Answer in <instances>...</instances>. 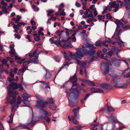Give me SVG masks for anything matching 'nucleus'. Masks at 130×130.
Listing matches in <instances>:
<instances>
[{
    "label": "nucleus",
    "instance_id": "0e129e2a",
    "mask_svg": "<svg viewBox=\"0 0 130 130\" xmlns=\"http://www.w3.org/2000/svg\"><path fill=\"white\" fill-rule=\"evenodd\" d=\"M68 99L69 100V103L70 105L71 106H73L74 103V102L70 100L69 98H68Z\"/></svg>",
    "mask_w": 130,
    "mask_h": 130
},
{
    "label": "nucleus",
    "instance_id": "c756f323",
    "mask_svg": "<svg viewBox=\"0 0 130 130\" xmlns=\"http://www.w3.org/2000/svg\"><path fill=\"white\" fill-rule=\"evenodd\" d=\"M22 100V98L20 96H18L17 98V108L18 107L19 105L21 103Z\"/></svg>",
    "mask_w": 130,
    "mask_h": 130
},
{
    "label": "nucleus",
    "instance_id": "c85d7f7f",
    "mask_svg": "<svg viewBox=\"0 0 130 130\" xmlns=\"http://www.w3.org/2000/svg\"><path fill=\"white\" fill-rule=\"evenodd\" d=\"M101 51H99L97 53L98 56L101 59H106L105 57L104 56V54H100V53H101Z\"/></svg>",
    "mask_w": 130,
    "mask_h": 130
},
{
    "label": "nucleus",
    "instance_id": "6e6552de",
    "mask_svg": "<svg viewBox=\"0 0 130 130\" xmlns=\"http://www.w3.org/2000/svg\"><path fill=\"white\" fill-rule=\"evenodd\" d=\"M106 61L107 62V63H105V65L107 66V68H106L103 71V73L104 75H105L106 74L109 72H109H113L114 70H113L112 68H109V66L106 65L107 64H109L110 65H111V61L110 60H108V59H106Z\"/></svg>",
    "mask_w": 130,
    "mask_h": 130
},
{
    "label": "nucleus",
    "instance_id": "680f3d73",
    "mask_svg": "<svg viewBox=\"0 0 130 130\" xmlns=\"http://www.w3.org/2000/svg\"><path fill=\"white\" fill-rule=\"evenodd\" d=\"M117 60V59L115 58H113L111 59V61L112 63L116 62Z\"/></svg>",
    "mask_w": 130,
    "mask_h": 130
},
{
    "label": "nucleus",
    "instance_id": "a878e982",
    "mask_svg": "<svg viewBox=\"0 0 130 130\" xmlns=\"http://www.w3.org/2000/svg\"><path fill=\"white\" fill-rule=\"evenodd\" d=\"M10 53L11 55H14L15 54V51L12 46H10Z\"/></svg>",
    "mask_w": 130,
    "mask_h": 130
},
{
    "label": "nucleus",
    "instance_id": "2eb2a0df",
    "mask_svg": "<svg viewBox=\"0 0 130 130\" xmlns=\"http://www.w3.org/2000/svg\"><path fill=\"white\" fill-rule=\"evenodd\" d=\"M100 86L102 88L106 89L109 88L110 87L109 84L105 83L101 84Z\"/></svg>",
    "mask_w": 130,
    "mask_h": 130
},
{
    "label": "nucleus",
    "instance_id": "2f4dec72",
    "mask_svg": "<svg viewBox=\"0 0 130 130\" xmlns=\"http://www.w3.org/2000/svg\"><path fill=\"white\" fill-rule=\"evenodd\" d=\"M18 26L15 24L13 26V28L14 30V31H15L16 33H18V30L19 29V28L18 27Z\"/></svg>",
    "mask_w": 130,
    "mask_h": 130
},
{
    "label": "nucleus",
    "instance_id": "69168bd1",
    "mask_svg": "<svg viewBox=\"0 0 130 130\" xmlns=\"http://www.w3.org/2000/svg\"><path fill=\"white\" fill-rule=\"evenodd\" d=\"M8 60L7 59H4L2 61V62L3 64H6Z\"/></svg>",
    "mask_w": 130,
    "mask_h": 130
},
{
    "label": "nucleus",
    "instance_id": "58836bf2",
    "mask_svg": "<svg viewBox=\"0 0 130 130\" xmlns=\"http://www.w3.org/2000/svg\"><path fill=\"white\" fill-rule=\"evenodd\" d=\"M22 83L21 82L20 84H19L18 85V88L20 89V91H22L23 89V87L22 85Z\"/></svg>",
    "mask_w": 130,
    "mask_h": 130
},
{
    "label": "nucleus",
    "instance_id": "9b49d317",
    "mask_svg": "<svg viewBox=\"0 0 130 130\" xmlns=\"http://www.w3.org/2000/svg\"><path fill=\"white\" fill-rule=\"evenodd\" d=\"M125 2L124 3V5L125 7V8L127 10H130V8L129 7V6H130V2L127 0H124Z\"/></svg>",
    "mask_w": 130,
    "mask_h": 130
},
{
    "label": "nucleus",
    "instance_id": "6ab92c4d",
    "mask_svg": "<svg viewBox=\"0 0 130 130\" xmlns=\"http://www.w3.org/2000/svg\"><path fill=\"white\" fill-rule=\"evenodd\" d=\"M1 4L3 5L2 7L0 6V7L1 9L6 8L7 6V4L4 1H2L1 2Z\"/></svg>",
    "mask_w": 130,
    "mask_h": 130
},
{
    "label": "nucleus",
    "instance_id": "f03ea898",
    "mask_svg": "<svg viewBox=\"0 0 130 130\" xmlns=\"http://www.w3.org/2000/svg\"><path fill=\"white\" fill-rule=\"evenodd\" d=\"M79 109V108H74L73 109L72 111L74 113L75 117L73 116H71V117L69 116H68V118L70 121H72L73 123L77 124H78L79 122L76 120V118L78 119H79V116L78 115V110Z\"/></svg>",
    "mask_w": 130,
    "mask_h": 130
},
{
    "label": "nucleus",
    "instance_id": "5fc2aeb1",
    "mask_svg": "<svg viewBox=\"0 0 130 130\" xmlns=\"http://www.w3.org/2000/svg\"><path fill=\"white\" fill-rule=\"evenodd\" d=\"M101 41L99 40L98 41H97L95 43V45L96 46H99L101 45Z\"/></svg>",
    "mask_w": 130,
    "mask_h": 130
},
{
    "label": "nucleus",
    "instance_id": "8fccbe9b",
    "mask_svg": "<svg viewBox=\"0 0 130 130\" xmlns=\"http://www.w3.org/2000/svg\"><path fill=\"white\" fill-rule=\"evenodd\" d=\"M22 102H23L24 103L25 105H29V101L26 99H24L23 100Z\"/></svg>",
    "mask_w": 130,
    "mask_h": 130
},
{
    "label": "nucleus",
    "instance_id": "de8ad7c7",
    "mask_svg": "<svg viewBox=\"0 0 130 130\" xmlns=\"http://www.w3.org/2000/svg\"><path fill=\"white\" fill-rule=\"evenodd\" d=\"M7 60H10V62L11 63V65H12V66H13V61L12 59L9 57H7Z\"/></svg>",
    "mask_w": 130,
    "mask_h": 130
},
{
    "label": "nucleus",
    "instance_id": "864d4df0",
    "mask_svg": "<svg viewBox=\"0 0 130 130\" xmlns=\"http://www.w3.org/2000/svg\"><path fill=\"white\" fill-rule=\"evenodd\" d=\"M89 53L88 54L90 55H94L95 53V51L94 50H91L90 51H89Z\"/></svg>",
    "mask_w": 130,
    "mask_h": 130
},
{
    "label": "nucleus",
    "instance_id": "412c9836",
    "mask_svg": "<svg viewBox=\"0 0 130 130\" xmlns=\"http://www.w3.org/2000/svg\"><path fill=\"white\" fill-rule=\"evenodd\" d=\"M119 4H116V3L115 4V5L113 6L112 8H115L113 9V10L115 12H116L119 9Z\"/></svg>",
    "mask_w": 130,
    "mask_h": 130
},
{
    "label": "nucleus",
    "instance_id": "72a5a7b5",
    "mask_svg": "<svg viewBox=\"0 0 130 130\" xmlns=\"http://www.w3.org/2000/svg\"><path fill=\"white\" fill-rule=\"evenodd\" d=\"M33 113L32 112V118L31 120V122L30 123H29V124H30L31 126H34L35 124V123H36V121H33L32 120L33 118Z\"/></svg>",
    "mask_w": 130,
    "mask_h": 130
},
{
    "label": "nucleus",
    "instance_id": "4c0bfd02",
    "mask_svg": "<svg viewBox=\"0 0 130 130\" xmlns=\"http://www.w3.org/2000/svg\"><path fill=\"white\" fill-rule=\"evenodd\" d=\"M90 91L92 93H97L96 89L94 88H91L90 89Z\"/></svg>",
    "mask_w": 130,
    "mask_h": 130
},
{
    "label": "nucleus",
    "instance_id": "39448f33",
    "mask_svg": "<svg viewBox=\"0 0 130 130\" xmlns=\"http://www.w3.org/2000/svg\"><path fill=\"white\" fill-rule=\"evenodd\" d=\"M18 93V92L15 91L14 93L13 92L12 95L10 96L9 95L8 92V95L7 97V101L6 102V103H8L9 102H10V104L12 105L16 101V95Z\"/></svg>",
    "mask_w": 130,
    "mask_h": 130
},
{
    "label": "nucleus",
    "instance_id": "a18cd8bd",
    "mask_svg": "<svg viewBox=\"0 0 130 130\" xmlns=\"http://www.w3.org/2000/svg\"><path fill=\"white\" fill-rule=\"evenodd\" d=\"M64 32V31L63 30H57L56 31V33L58 36H60L61 35L62 32Z\"/></svg>",
    "mask_w": 130,
    "mask_h": 130
},
{
    "label": "nucleus",
    "instance_id": "aec40b11",
    "mask_svg": "<svg viewBox=\"0 0 130 130\" xmlns=\"http://www.w3.org/2000/svg\"><path fill=\"white\" fill-rule=\"evenodd\" d=\"M15 59L16 60H17L18 62L20 64H21L22 61H24L25 60V59H21L20 58L16 56H15Z\"/></svg>",
    "mask_w": 130,
    "mask_h": 130
},
{
    "label": "nucleus",
    "instance_id": "338daca9",
    "mask_svg": "<svg viewBox=\"0 0 130 130\" xmlns=\"http://www.w3.org/2000/svg\"><path fill=\"white\" fill-rule=\"evenodd\" d=\"M32 20L33 19H32L30 21L32 25H36V22L35 21Z\"/></svg>",
    "mask_w": 130,
    "mask_h": 130
},
{
    "label": "nucleus",
    "instance_id": "cd10ccee",
    "mask_svg": "<svg viewBox=\"0 0 130 130\" xmlns=\"http://www.w3.org/2000/svg\"><path fill=\"white\" fill-rule=\"evenodd\" d=\"M45 101H47L48 102V103L47 104L49 103L53 104L55 102L54 100L52 98H48Z\"/></svg>",
    "mask_w": 130,
    "mask_h": 130
},
{
    "label": "nucleus",
    "instance_id": "c9c22d12",
    "mask_svg": "<svg viewBox=\"0 0 130 130\" xmlns=\"http://www.w3.org/2000/svg\"><path fill=\"white\" fill-rule=\"evenodd\" d=\"M88 85L90 86H95V84L94 83L91 81L88 80L86 83Z\"/></svg>",
    "mask_w": 130,
    "mask_h": 130
},
{
    "label": "nucleus",
    "instance_id": "37998d69",
    "mask_svg": "<svg viewBox=\"0 0 130 130\" xmlns=\"http://www.w3.org/2000/svg\"><path fill=\"white\" fill-rule=\"evenodd\" d=\"M115 120L113 119H112V121L113 123H115L116 122L118 123L119 122V121L117 119V118L116 116H115L113 118Z\"/></svg>",
    "mask_w": 130,
    "mask_h": 130
},
{
    "label": "nucleus",
    "instance_id": "e433bc0d",
    "mask_svg": "<svg viewBox=\"0 0 130 130\" xmlns=\"http://www.w3.org/2000/svg\"><path fill=\"white\" fill-rule=\"evenodd\" d=\"M117 50V47L113 46L112 47L111 51L114 54L115 53H116Z\"/></svg>",
    "mask_w": 130,
    "mask_h": 130
},
{
    "label": "nucleus",
    "instance_id": "9d476101",
    "mask_svg": "<svg viewBox=\"0 0 130 130\" xmlns=\"http://www.w3.org/2000/svg\"><path fill=\"white\" fill-rule=\"evenodd\" d=\"M69 80L70 82L73 84L72 87H75L76 86L77 78L76 74L73 76L70 77Z\"/></svg>",
    "mask_w": 130,
    "mask_h": 130
},
{
    "label": "nucleus",
    "instance_id": "79ce46f5",
    "mask_svg": "<svg viewBox=\"0 0 130 130\" xmlns=\"http://www.w3.org/2000/svg\"><path fill=\"white\" fill-rule=\"evenodd\" d=\"M2 9V12L5 13V14H8L9 13V12L8 11L6 8Z\"/></svg>",
    "mask_w": 130,
    "mask_h": 130
},
{
    "label": "nucleus",
    "instance_id": "49530a36",
    "mask_svg": "<svg viewBox=\"0 0 130 130\" xmlns=\"http://www.w3.org/2000/svg\"><path fill=\"white\" fill-rule=\"evenodd\" d=\"M44 119L48 123L50 122L51 120L47 116H45L44 117Z\"/></svg>",
    "mask_w": 130,
    "mask_h": 130
},
{
    "label": "nucleus",
    "instance_id": "0eeeda50",
    "mask_svg": "<svg viewBox=\"0 0 130 130\" xmlns=\"http://www.w3.org/2000/svg\"><path fill=\"white\" fill-rule=\"evenodd\" d=\"M70 56L72 58L76 60V62L77 64L80 65L83 68H86L87 66L86 63L84 61L80 62L79 60H78V58L75 54H72V53H70Z\"/></svg>",
    "mask_w": 130,
    "mask_h": 130
},
{
    "label": "nucleus",
    "instance_id": "6e6d98bb",
    "mask_svg": "<svg viewBox=\"0 0 130 130\" xmlns=\"http://www.w3.org/2000/svg\"><path fill=\"white\" fill-rule=\"evenodd\" d=\"M34 39L36 41H38L40 40L39 37L38 36H36L34 37Z\"/></svg>",
    "mask_w": 130,
    "mask_h": 130
},
{
    "label": "nucleus",
    "instance_id": "774afa93",
    "mask_svg": "<svg viewBox=\"0 0 130 130\" xmlns=\"http://www.w3.org/2000/svg\"><path fill=\"white\" fill-rule=\"evenodd\" d=\"M122 21L124 23H128V22L127 20L125 19L124 18H123L121 19Z\"/></svg>",
    "mask_w": 130,
    "mask_h": 130
},
{
    "label": "nucleus",
    "instance_id": "4468645a",
    "mask_svg": "<svg viewBox=\"0 0 130 130\" xmlns=\"http://www.w3.org/2000/svg\"><path fill=\"white\" fill-rule=\"evenodd\" d=\"M43 108H40V109L39 110L40 113L43 115L45 116H47L48 115V112L47 111L43 109Z\"/></svg>",
    "mask_w": 130,
    "mask_h": 130
},
{
    "label": "nucleus",
    "instance_id": "f3484780",
    "mask_svg": "<svg viewBox=\"0 0 130 130\" xmlns=\"http://www.w3.org/2000/svg\"><path fill=\"white\" fill-rule=\"evenodd\" d=\"M115 127V125L112 124L108 126L106 130H114Z\"/></svg>",
    "mask_w": 130,
    "mask_h": 130
},
{
    "label": "nucleus",
    "instance_id": "473e14b6",
    "mask_svg": "<svg viewBox=\"0 0 130 130\" xmlns=\"http://www.w3.org/2000/svg\"><path fill=\"white\" fill-rule=\"evenodd\" d=\"M30 97V95L26 93H24L22 96V98L24 99H28Z\"/></svg>",
    "mask_w": 130,
    "mask_h": 130
},
{
    "label": "nucleus",
    "instance_id": "c03bdc74",
    "mask_svg": "<svg viewBox=\"0 0 130 130\" xmlns=\"http://www.w3.org/2000/svg\"><path fill=\"white\" fill-rule=\"evenodd\" d=\"M116 3L115 1H114L112 2H109V4L110 6V7L111 8H112L113 6L115 5Z\"/></svg>",
    "mask_w": 130,
    "mask_h": 130
},
{
    "label": "nucleus",
    "instance_id": "f704fd0d",
    "mask_svg": "<svg viewBox=\"0 0 130 130\" xmlns=\"http://www.w3.org/2000/svg\"><path fill=\"white\" fill-rule=\"evenodd\" d=\"M49 108L52 110H55L56 108V106L55 104H53L52 105H50L49 106Z\"/></svg>",
    "mask_w": 130,
    "mask_h": 130
},
{
    "label": "nucleus",
    "instance_id": "393cba45",
    "mask_svg": "<svg viewBox=\"0 0 130 130\" xmlns=\"http://www.w3.org/2000/svg\"><path fill=\"white\" fill-rule=\"evenodd\" d=\"M85 47L90 48L91 49H95L96 47L94 46L93 45L91 44H88L85 46Z\"/></svg>",
    "mask_w": 130,
    "mask_h": 130
},
{
    "label": "nucleus",
    "instance_id": "ddd939ff",
    "mask_svg": "<svg viewBox=\"0 0 130 130\" xmlns=\"http://www.w3.org/2000/svg\"><path fill=\"white\" fill-rule=\"evenodd\" d=\"M122 30L121 29H116L115 32L114 33V34L112 36V38H113L115 37H117L120 34V32Z\"/></svg>",
    "mask_w": 130,
    "mask_h": 130
},
{
    "label": "nucleus",
    "instance_id": "7ed1b4c3",
    "mask_svg": "<svg viewBox=\"0 0 130 130\" xmlns=\"http://www.w3.org/2000/svg\"><path fill=\"white\" fill-rule=\"evenodd\" d=\"M36 97L39 100V101H36L37 105L35 107L37 108H44L45 106V104L48 103L47 101H44L43 98L38 95H36Z\"/></svg>",
    "mask_w": 130,
    "mask_h": 130
},
{
    "label": "nucleus",
    "instance_id": "dca6fc26",
    "mask_svg": "<svg viewBox=\"0 0 130 130\" xmlns=\"http://www.w3.org/2000/svg\"><path fill=\"white\" fill-rule=\"evenodd\" d=\"M44 69L46 72V74L45 76V78L48 79L50 78L51 76V75L50 72L45 68H44Z\"/></svg>",
    "mask_w": 130,
    "mask_h": 130
},
{
    "label": "nucleus",
    "instance_id": "7c9ffc66",
    "mask_svg": "<svg viewBox=\"0 0 130 130\" xmlns=\"http://www.w3.org/2000/svg\"><path fill=\"white\" fill-rule=\"evenodd\" d=\"M65 29L66 30V36L67 37H69V34L71 33V32L73 30L72 29L69 30L67 28H65Z\"/></svg>",
    "mask_w": 130,
    "mask_h": 130
},
{
    "label": "nucleus",
    "instance_id": "1a4fd4ad",
    "mask_svg": "<svg viewBox=\"0 0 130 130\" xmlns=\"http://www.w3.org/2000/svg\"><path fill=\"white\" fill-rule=\"evenodd\" d=\"M79 95V92L77 91L74 92L70 93L69 95V97L71 99L73 98V99L76 100L78 97Z\"/></svg>",
    "mask_w": 130,
    "mask_h": 130
},
{
    "label": "nucleus",
    "instance_id": "052dcab7",
    "mask_svg": "<svg viewBox=\"0 0 130 130\" xmlns=\"http://www.w3.org/2000/svg\"><path fill=\"white\" fill-rule=\"evenodd\" d=\"M113 65L115 67H118L120 66V63L118 62H116L115 63H113Z\"/></svg>",
    "mask_w": 130,
    "mask_h": 130
},
{
    "label": "nucleus",
    "instance_id": "423d86ee",
    "mask_svg": "<svg viewBox=\"0 0 130 130\" xmlns=\"http://www.w3.org/2000/svg\"><path fill=\"white\" fill-rule=\"evenodd\" d=\"M18 85L16 83L14 82L10 84L7 87L8 92L10 96L12 95L13 92L12 90H16L18 88Z\"/></svg>",
    "mask_w": 130,
    "mask_h": 130
},
{
    "label": "nucleus",
    "instance_id": "13d9d810",
    "mask_svg": "<svg viewBox=\"0 0 130 130\" xmlns=\"http://www.w3.org/2000/svg\"><path fill=\"white\" fill-rule=\"evenodd\" d=\"M123 77L124 78L130 77V72L127 73L125 75H124Z\"/></svg>",
    "mask_w": 130,
    "mask_h": 130
},
{
    "label": "nucleus",
    "instance_id": "09e8293b",
    "mask_svg": "<svg viewBox=\"0 0 130 130\" xmlns=\"http://www.w3.org/2000/svg\"><path fill=\"white\" fill-rule=\"evenodd\" d=\"M117 43L119 45L124 46V42L121 40L117 41Z\"/></svg>",
    "mask_w": 130,
    "mask_h": 130
},
{
    "label": "nucleus",
    "instance_id": "603ef678",
    "mask_svg": "<svg viewBox=\"0 0 130 130\" xmlns=\"http://www.w3.org/2000/svg\"><path fill=\"white\" fill-rule=\"evenodd\" d=\"M54 59L57 62H59L60 60V58L59 57L55 56L53 57Z\"/></svg>",
    "mask_w": 130,
    "mask_h": 130
},
{
    "label": "nucleus",
    "instance_id": "ea45409f",
    "mask_svg": "<svg viewBox=\"0 0 130 130\" xmlns=\"http://www.w3.org/2000/svg\"><path fill=\"white\" fill-rule=\"evenodd\" d=\"M3 69V65L2 64H0V70L1 71V72L0 73V78H3L4 77H2L1 76V74L2 73V70Z\"/></svg>",
    "mask_w": 130,
    "mask_h": 130
},
{
    "label": "nucleus",
    "instance_id": "f8f14e48",
    "mask_svg": "<svg viewBox=\"0 0 130 130\" xmlns=\"http://www.w3.org/2000/svg\"><path fill=\"white\" fill-rule=\"evenodd\" d=\"M29 123H27V125H25L22 124H20L18 126V127H22L25 128H27L28 130H30V128H28V126H29Z\"/></svg>",
    "mask_w": 130,
    "mask_h": 130
},
{
    "label": "nucleus",
    "instance_id": "3c124183",
    "mask_svg": "<svg viewBox=\"0 0 130 130\" xmlns=\"http://www.w3.org/2000/svg\"><path fill=\"white\" fill-rule=\"evenodd\" d=\"M97 59V57L95 56H93L90 59V61H92L94 60H96Z\"/></svg>",
    "mask_w": 130,
    "mask_h": 130
},
{
    "label": "nucleus",
    "instance_id": "a211bd4d",
    "mask_svg": "<svg viewBox=\"0 0 130 130\" xmlns=\"http://www.w3.org/2000/svg\"><path fill=\"white\" fill-rule=\"evenodd\" d=\"M107 110L108 111L113 112L115 111V109L113 108L112 107L110 106H108L106 105Z\"/></svg>",
    "mask_w": 130,
    "mask_h": 130
},
{
    "label": "nucleus",
    "instance_id": "bf43d9fd",
    "mask_svg": "<svg viewBox=\"0 0 130 130\" xmlns=\"http://www.w3.org/2000/svg\"><path fill=\"white\" fill-rule=\"evenodd\" d=\"M97 93H101L103 92V90L101 88H99L96 89Z\"/></svg>",
    "mask_w": 130,
    "mask_h": 130
},
{
    "label": "nucleus",
    "instance_id": "5701e85b",
    "mask_svg": "<svg viewBox=\"0 0 130 130\" xmlns=\"http://www.w3.org/2000/svg\"><path fill=\"white\" fill-rule=\"evenodd\" d=\"M14 115V112H12L11 115L9 116L10 120L9 121H7V122L9 123H12L13 121V117Z\"/></svg>",
    "mask_w": 130,
    "mask_h": 130
},
{
    "label": "nucleus",
    "instance_id": "bb28decb",
    "mask_svg": "<svg viewBox=\"0 0 130 130\" xmlns=\"http://www.w3.org/2000/svg\"><path fill=\"white\" fill-rule=\"evenodd\" d=\"M114 54L111 51L106 54L105 57H106L110 58Z\"/></svg>",
    "mask_w": 130,
    "mask_h": 130
},
{
    "label": "nucleus",
    "instance_id": "4be33fe9",
    "mask_svg": "<svg viewBox=\"0 0 130 130\" xmlns=\"http://www.w3.org/2000/svg\"><path fill=\"white\" fill-rule=\"evenodd\" d=\"M38 51V50L37 49H36L33 53L34 56L35 57V58H36V59L38 58V55L40 53H37V52Z\"/></svg>",
    "mask_w": 130,
    "mask_h": 130
},
{
    "label": "nucleus",
    "instance_id": "4d7b16f0",
    "mask_svg": "<svg viewBox=\"0 0 130 130\" xmlns=\"http://www.w3.org/2000/svg\"><path fill=\"white\" fill-rule=\"evenodd\" d=\"M21 18V17L19 15H17V19H16L15 23H18Z\"/></svg>",
    "mask_w": 130,
    "mask_h": 130
},
{
    "label": "nucleus",
    "instance_id": "a19ab883",
    "mask_svg": "<svg viewBox=\"0 0 130 130\" xmlns=\"http://www.w3.org/2000/svg\"><path fill=\"white\" fill-rule=\"evenodd\" d=\"M47 16H50L51 14L53 13L54 12V11L53 10H47Z\"/></svg>",
    "mask_w": 130,
    "mask_h": 130
},
{
    "label": "nucleus",
    "instance_id": "20e7f679",
    "mask_svg": "<svg viewBox=\"0 0 130 130\" xmlns=\"http://www.w3.org/2000/svg\"><path fill=\"white\" fill-rule=\"evenodd\" d=\"M85 47L84 45L82 46V48H78V49L82 51L83 53L77 51L76 53L74 54H75L77 57L79 59H81L82 57L84 56L83 54L87 55L88 54L89 51L87 49H84Z\"/></svg>",
    "mask_w": 130,
    "mask_h": 130
},
{
    "label": "nucleus",
    "instance_id": "b1692460",
    "mask_svg": "<svg viewBox=\"0 0 130 130\" xmlns=\"http://www.w3.org/2000/svg\"><path fill=\"white\" fill-rule=\"evenodd\" d=\"M61 42L59 40H56L54 42V43L57 45H60L62 47H64L66 46V44H63V45L61 44Z\"/></svg>",
    "mask_w": 130,
    "mask_h": 130
},
{
    "label": "nucleus",
    "instance_id": "e2e57ef3",
    "mask_svg": "<svg viewBox=\"0 0 130 130\" xmlns=\"http://www.w3.org/2000/svg\"><path fill=\"white\" fill-rule=\"evenodd\" d=\"M15 37L17 39H20L21 38V36L19 34H15L14 35Z\"/></svg>",
    "mask_w": 130,
    "mask_h": 130
},
{
    "label": "nucleus",
    "instance_id": "f257e3e1",
    "mask_svg": "<svg viewBox=\"0 0 130 130\" xmlns=\"http://www.w3.org/2000/svg\"><path fill=\"white\" fill-rule=\"evenodd\" d=\"M109 75L111 77L113 78L111 83L114 84V86L115 87L122 88H124L126 87L127 85L125 84L120 86L119 84L117 83V82L119 81L120 79L118 75L113 73L111 74H110Z\"/></svg>",
    "mask_w": 130,
    "mask_h": 130
}]
</instances>
